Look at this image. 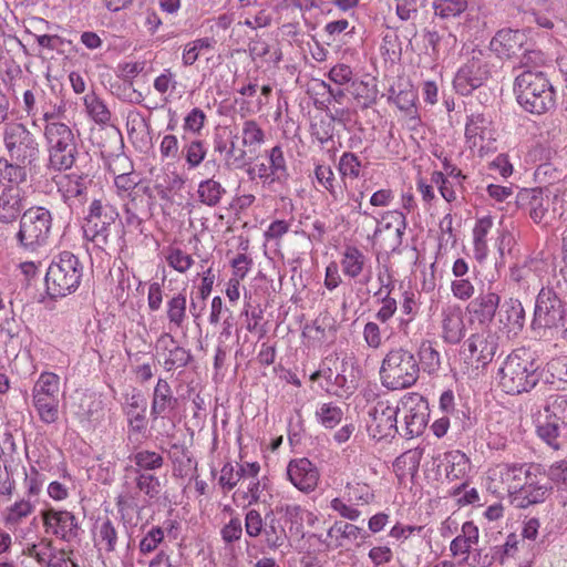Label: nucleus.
I'll return each instance as SVG.
<instances>
[{
  "label": "nucleus",
  "instance_id": "f257e3e1",
  "mask_svg": "<svg viewBox=\"0 0 567 567\" xmlns=\"http://www.w3.org/2000/svg\"><path fill=\"white\" fill-rule=\"evenodd\" d=\"M514 93L517 103L530 114L542 115L556 105V91L546 73L525 70L514 82Z\"/></svg>",
  "mask_w": 567,
  "mask_h": 567
},
{
  "label": "nucleus",
  "instance_id": "f03ea898",
  "mask_svg": "<svg viewBox=\"0 0 567 567\" xmlns=\"http://www.w3.org/2000/svg\"><path fill=\"white\" fill-rule=\"evenodd\" d=\"M537 367L525 350L513 351L499 369V386L507 394H520L538 382Z\"/></svg>",
  "mask_w": 567,
  "mask_h": 567
},
{
  "label": "nucleus",
  "instance_id": "7ed1b4c3",
  "mask_svg": "<svg viewBox=\"0 0 567 567\" xmlns=\"http://www.w3.org/2000/svg\"><path fill=\"white\" fill-rule=\"evenodd\" d=\"M82 277L83 265L79 258L70 251H62L48 268V293L52 298L65 297L79 288Z\"/></svg>",
  "mask_w": 567,
  "mask_h": 567
},
{
  "label": "nucleus",
  "instance_id": "20e7f679",
  "mask_svg": "<svg viewBox=\"0 0 567 567\" xmlns=\"http://www.w3.org/2000/svg\"><path fill=\"white\" fill-rule=\"evenodd\" d=\"M51 212L41 206L30 207L20 217L16 234L18 247L25 252H37L44 247L52 229Z\"/></svg>",
  "mask_w": 567,
  "mask_h": 567
},
{
  "label": "nucleus",
  "instance_id": "39448f33",
  "mask_svg": "<svg viewBox=\"0 0 567 567\" xmlns=\"http://www.w3.org/2000/svg\"><path fill=\"white\" fill-rule=\"evenodd\" d=\"M43 137L47 145L48 168L66 171L73 166L78 155L74 134L65 123L44 125Z\"/></svg>",
  "mask_w": 567,
  "mask_h": 567
},
{
  "label": "nucleus",
  "instance_id": "423d86ee",
  "mask_svg": "<svg viewBox=\"0 0 567 567\" xmlns=\"http://www.w3.org/2000/svg\"><path fill=\"white\" fill-rule=\"evenodd\" d=\"M2 141L8 158L13 163L35 167L40 161V144L37 136L22 123L11 122L3 127Z\"/></svg>",
  "mask_w": 567,
  "mask_h": 567
},
{
  "label": "nucleus",
  "instance_id": "0eeeda50",
  "mask_svg": "<svg viewBox=\"0 0 567 567\" xmlns=\"http://www.w3.org/2000/svg\"><path fill=\"white\" fill-rule=\"evenodd\" d=\"M419 363L408 350H391L383 359L380 370L383 384L391 390L410 388L419 378Z\"/></svg>",
  "mask_w": 567,
  "mask_h": 567
},
{
  "label": "nucleus",
  "instance_id": "6e6552de",
  "mask_svg": "<svg viewBox=\"0 0 567 567\" xmlns=\"http://www.w3.org/2000/svg\"><path fill=\"white\" fill-rule=\"evenodd\" d=\"M565 307L553 288L544 287L539 290L532 329L540 337L564 328Z\"/></svg>",
  "mask_w": 567,
  "mask_h": 567
},
{
  "label": "nucleus",
  "instance_id": "1a4fd4ad",
  "mask_svg": "<svg viewBox=\"0 0 567 567\" xmlns=\"http://www.w3.org/2000/svg\"><path fill=\"white\" fill-rule=\"evenodd\" d=\"M60 377L42 372L32 388V404L41 422L53 424L59 420Z\"/></svg>",
  "mask_w": 567,
  "mask_h": 567
},
{
  "label": "nucleus",
  "instance_id": "9d476101",
  "mask_svg": "<svg viewBox=\"0 0 567 567\" xmlns=\"http://www.w3.org/2000/svg\"><path fill=\"white\" fill-rule=\"evenodd\" d=\"M399 409L390 405L389 402H378L373 406H365V413L360 416L365 432L372 440L394 437L400 433L398 426Z\"/></svg>",
  "mask_w": 567,
  "mask_h": 567
},
{
  "label": "nucleus",
  "instance_id": "9b49d317",
  "mask_svg": "<svg viewBox=\"0 0 567 567\" xmlns=\"http://www.w3.org/2000/svg\"><path fill=\"white\" fill-rule=\"evenodd\" d=\"M491 50L501 59H511L522 52L520 63L529 66L540 60V52L528 48V38L523 30L502 29L491 41Z\"/></svg>",
  "mask_w": 567,
  "mask_h": 567
},
{
  "label": "nucleus",
  "instance_id": "f8f14e48",
  "mask_svg": "<svg viewBox=\"0 0 567 567\" xmlns=\"http://www.w3.org/2000/svg\"><path fill=\"white\" fill-rule=\"evenodd\" d=\"M488 76L489 69L484 53L481 50H472L466 62L455 74L453 85L461 95H468L481 87Z\"/></svg>",
  "mask_w": 567,
  "mask_h": 567
},
{
  "label": "nucleus",
  "instance_id": "ddd939ff",
  "mask_svg": "<svg viewBox=\"0 0 567 567\" xmlns=\"http://www.w3.org/2000/svg\"><path fill=\"white\" fill-rule=\"evenodd\" d=\"M396 408L404 422L403 432L399 434L406 439L421 435L427 424V403L423 398L416 393L405 395Z\"/></svg>",
  "mask_w": 567,
  "mask_h": 567
},
{
  "label": "nucleus",
  "instance_id": "4468645a",
  "mask_svg": "<svg viewBox=\"0 0 567 567\" xmlns=\"http://www.w3.org/2000/svg\"><path fill=\"white\" fill-rule=\"evenodd\" d=\"M551 489L548 480L540 472V466L533 464V470H529L526 477H524L523 485L513 504L519 508H527L543 503L551 494Z\"/></svg>",
  "mask_w": 567,
  "mask_h": 567
},
{
  "label": "nucleus",
  "instance_id": "2eb2a0df",
  "mask_svg": "<svg viewBox=\"0 0 567 567\" xmlns=\"http://www.w3.org/2000/svg\"><path fill=\"white\" fill-rule=\"evenodd\" d=\"M529 470H533V464L503 463L491 471L489 478L494 483L495 489L501 488L507 493L514 503Z\"/></svg>",
  "mask_w": 567,
  "mask_h": 567
},
{
  "label": "nucleus",
  "instance_id": "dca6fc26",
  "mask_svg": "<svg viewBox=\"0 0 567 567\" xmlns=\"http://www.w3.org/2000/svg\"><path fill=\"white\" fill-rule=\"evenodd\" d=\"M43 526L47 534L64 542H72L79 536L78 518L69 511L49 508L42 512Z\"/></svg>",
  "mask_w": 567,
  "mask_h": 567
},
{
  "label": "nucleus",
  "instance_id": "f3484780",
  "mask_svg": "<svg viewBox=\"0 0 567 567\" xmlns=\"http://www.w3.org/2000/svg\"><path fill=\"white\" fill-rule=\"evenodd\" d=\"M240 141L243 148L233 163L236 167H241L246 164L247 155H257L259 153L261 146L267 141V133L258 121L247 118L243 121L240 126Z\"/></svg>",
  "mask_w": 567,
  "mask_h": 567
},
{
  "label": "nucleus",
  "instance_id": "a211bd4d",
  "mask_svg": "<svg viewBox=\"0 0 567 567\" xmlns=\"http://www.w3.org/2000/svg\"><path fill=\"white\" fill-rule=\"evenodd\" d=\"M497 350L495 334L482 331L472 334L463 346V353L468 360L481 365L489 363Z\"/></svg>",
  "mask_w": 567,
  "mask_h": 567
},
{
  "label": "nucleus",
  "instance_id": "6ab92c4d",
  "mask_svg": "<svg viewBox=\"0 0 567 567\" xmlns=\"http://www.w3.org/2000/svg\"><path fill=\"white\" fill-rule=\"evenodd\" d=\"M287 476L303 493L315 491L320 478L317 466L306 457L291 460L287 466Z\"/></svg>",
  "mask_w": 567,
  "mask_h": 567
},
{
  "label": "nucleus",
  "instance_id": "aec40b11",
  "mask_svg": "<svg viewBox=\"0 0 567 567\" xmlns=\"http://www.w3.org/2000/svg\"><path fill=\"white\" fill-rule=\"evenodd\" d=\"M495 317L499 330H502L507 338L517 336L524 328L525 310L522 302L516 298H509L502 305L499 303Z\"/></svg>",
  "mask_w": 567,
  "mask_h": 567
},
{
  "label": "nucleus",
  "instance_id": "412c9836",
  "mask_svg": "<svg viewBox=\"0 0 567 567\" xmlns=\"http://www.w3.org/2000/svg\"><path fill=\"white\" fill-rule=\"evenodd\" d=\"M91 181L78 174H68L58 182L63 202L71 208H81L87 200V186Z\"/></svg>",
  "mask_w": 567,
  "mask_h": 567
},
{
  "label": "nucleus",
  "instance_id": "4be33fe9",
  "mask_svg": "<svg viewBox=\"0 0 567 567\" xmlns=\"http://www.w3.org/2000/svg\"><path fill=\"white\" fill-rule=\"evenodd\" d=\"M156 348L163 351V367L166 371L185 368L193 359L190 351L181 347L169 332L158 337Z\"/></svg>",
  "mask_w": 567,
  "mask_h": 567
},
{
  "label": "nucleus",
  "instance_id": "5701e85b",
  "mask_svg": "<svg viewBox=\"0 0 567 567\" xmlns=\"http://www.w3.org/2000/svg\"><path fill=\"white\" fill-rule=\"evenodd\" d=\"M389 101L394 103L414 126L420 122L416 107L417 92L411 83L399 81L393 84L389 90Z\"/></svg>",
  "mask_w": 567,
  "mask_h": 567
},
{
  "label": "nucleus",
  "instance_id": "b1692460",
  "mask_svg": "<svg viewBox=\"0 0 567 567\" xmlns=\"http://www.w3.org/2000/svg\"><path fill=\"white\" fill-rule=\"evenodd\" d=\"M520 198L528 200V214L535 224L544 228L553 225L556 215L549 209L551 204L549 196H544L540 189H530L520 194Z\"/></svg>",
  "mask_w": 567,
  "mask_h": 567
},
{
  "label": "nucleus",
  "instance_id": "393cba45",
  "mask_svg": "<svg viewBox=\"0 0 567 567\" xmlns=\"http://www.w3.org/2000/svg\"><path fill=\"white\" fill-rule=\"evenodd\" d=\"M464 313L457 306H449L442 311V338L446 343L457 344L465 337Z\"/></svg>",
  "mask_w": 567,
  "mask_h": 567
},
{
  "label": "nucleus",
  "instance_id": "a878e982",
  "mask_svg": "<svg viewBox=\"0 0 567 567\" xmlns=\"http://www.w3.org/2000/svg\"><path fill=\"white\" fill-rule=\"evenodd\" d=\"M24 192L20 187H4L0 192V223L11 224L21 217Z\"/></svg>",
  "mask_w": 567,
  "mask_h": 567
},
{
  "label": "nucleus",
  "instance_id": "bb28decb",
  "mask_svg": "<svg viewBox=\"0 0 567 567\" xmlns=\"http://www.w3.org/2000/svg\"><path fill=\"white\" fill-rule=\"evenodd\" d=\"M501 297L493 291L481 292L467 307L481 323L491 322L496 316Z\"/></svg>",
  "mask_w": 567,
  "mask_h": 567
},
{
  "label": "nucleus",
  "instance_id": "cd10ccee",
  "mask_svg": "<svg viewBox=\"0 0 567 567\" xmlns=\"http://www.w3.org/2000/svg\"><path fill=\"white\" fill-rule=\"evenodd\" d=\"M175 404L176 399L173 396L169 383L164 379H158L152 395V420L155 421L158 417H163L167 411L175 408Z\"/></svg>",
  "mask_w": 567,
  "mask_h": 567
},
{
  "label": "nucleus",
  "instance_id": "c85d7f7f",
  "mask_svg": "<svg viewBox=\"0 0 567 567\" xmlns=\"http://www.w3.org/2000/svg\"><path fill=\"white\" fill-rule=\"evenodd\" d=\"M226 187L215 177L202 179L196 189V199L199 204L209 208H216L226 196Z\"/></svg>",
  "mask_w": 567,
  "mask_h": 567
},
{
  "label": "nucleus",
  "instance_id": "c756f323",
  "mask_svg": "<svg viewBox=\"0 0 567 567\" xmlns=\"http://www.w3.org/2000/svg\"><path fill=\"white\" fill-rule=\"evenodd\" d=\"M27 181L28 171L24 169V165L0 156V187H19Z\"/></svg>",
  "mask_w": 567,
  "mask_h": 567
},
{
  "label": "nucleus",
  "instance_id": "7c9ffc66",
  "mask_svg": "<svg viewBox=\"0 0 567 567\" xmlns=\"http://www.w3.org/2000/svg\"><path fill=\"white\" fill-rule=\"evenodd\" d=\"M117 540V528L110 518L96 523L94 542L100 550L113 553L116 549Z\"/></svg>",
  "mask_w": 567,
  "mask_h": 567
},
{
  "label": "nucleus",
  "instance_id": "2f4dec72",
  "mask_svg": "<svg viewBox=\"0 0 567 567\" xmlns=\"http://www.w3.org/2000/svg\"><path fill=\"white\" fill-rule=\"evenodd\" d=\"M165 313L171 329L184 326L187 319V298L184 291L168 298Z\"/></svg>",
  "mask_w": 567,
  "mask_h": 567
},
{
  "label": "nucleus",
  "instance_id": "473e14b6",
  "mask_svg": "<svg viewBox=\"0 0 567 567\" xmlns=\"http://www.w3.org/2000/svg\"><path fill=\"white\" fill-rule=\"evenodd\" d=\"M138 496V492L125 482L122 491L115 498L117 512L123 520H130L132 514L140 512Z\"/></svg>",
  "mask_w": 567,
  "mask_h": 567
},
{
  "label": "nucleus",
  "instance_id": "72a5a7b5",
  "mask_svg": "<svg viewBox=\"0 0 567 567\" xmlns=\"http://www.w3.org/2000/svg\"><path fill=\"white\" fill-rule=\"evenodd\" d=\"M423 39L425 45L432 49V54L435 56L449 53L456 44V37L446 31L439 33L435 30L425 29Z\"/></svg>",
  "mask_w": 567,
  "mask_h": 567
},
{
  "label": "nucleus",
  "instance_id": "f704fd0d",
  "mask_svg": "<svg viewBox=\"0 0 567 567\" xmlns=\"http://www.w3.org/2000/svg\"><path fill=\"white\" fill-rule=\"evenodd\" d=\"M354 537V525L346 520H337L328 530V545L350 549Z\"/></svg>",
  "mask_w": 567,
  "mask_h": 567
},
{
  "label": "nucleus",
  "instance_id": "c9c22d12",
  "mask_svg": "<svg viewBox=\"0 0 567 567\" xmlns=\"http://www.w3.org/2000/svg\"><path fill=\"white\" fill-rule=\"evenodd\" d=\"M34 511V505L27 499H20L8 506L2 513V520L9 529H16Z\"/></svg>",
  "mask_w": 567,
  "mask_h": 567
},
{
  "label": "nucleus",
  "instance_id": "e433bc0d",
  "mask_svg": "<svg viewBox=\"0 0 567 567\" xmlns=\"http://www.w3.org/2000/svg\"><path fill=\"white\" fill-rule=\"evenodd\" d=\"M446 478L450 481L463 480L470 468V462L465 453L450 451L444 455Z\"/></svg>",
  "mask_w": 567,
  "mask_h": 567
},
{
  "label": "nucleus",
  "instance_id": "4c0bfd02",
  "mask_svg": "<svg viewBox=\"0 0 567 567\" xmlns=\"http://www.w3.org/2000/svg\"><path fill=\"white\" fill-rule=\"evenodd\" d=\"M266 156L271 178L276 179L277 184H285L289 178V172L282 147L275 145L267 152Z\"/></svg>",
  "mask_w": 567,
  "mask_h": 567
},
{
  "label": "nucleus",
  "instance_id": "58836bf2",
  "mask_svg": "<svg viewBox=\"0 0 567 567\" xmlns=\"http://www.w3.org/2000/svg\"><path fill=\"white\" fill-rule=\"evenodd\" d=\"M145 410L146 403L140 393L128 399L126 416L132 431L140 433L145 430Z\"/></svg>",
  "mask_w": 567,
  "mask_h": 567
},
{
  "label": "nucleus",
  "instance_id": "ea45409f",
  "mask_svg": "<svg viewBox=\"0 0 567 567\" xmlns=\"http://www.w3.org/2000/svg\"><path fill=\"white\" fill-rule=\"evenodd\" d=\"M489 122L482 114H473L468 118L465 126V137L470 148L480 146V142L484 141L487 133Z\"/></svg>",
  "mask_w": 567,
  "mask_h": 567
},
{
  "label": "nucleus",
  "instance_id": "a19ab883",
  "mask_svg": "<svg viewBox=\"0 0 567 567\" xmlns=\"http://www.w3.org/2000/svg\"><path fill=\"white\" fill-rule=\"evenodd\" d=\"M265 543L269 549H278L286 543L288 536L280 519L274 515H267V525L262 532Z\"/></svg>",
  "mask_w": 567,
  "mask_h": 567
},
{
  "label": "nucleus",
  "instance_id": "79ce46f5",
  "mask_svg": "<svg viewBox=\"0 0 567 567\" xmlns=\"http://www.w3.org/2000/svg\"><path fill=\"white\" fill-rule=\"evenodd\" d=\"M118 218L117 209L110 205L104 204L100 199H94L89 207V213L84 218V223H104V224H115Z\"/></svg>",
  "mask_w": 567,
  "mask_h": 567
},
{
  "label": "nucleus",
  "instance_id": "37998d69",
  "mask_svg": "<svg viewBox=\"0 0 567 567\" xmlns=\"http://www.w3.org/2000/svg\"><path fill=\"white\" fill-rule=\"evenodd\" d=\"M114 224L84 223L82 226L84 238L95 247L104 249L110 243L111 226Z\"/></svg>",
  "mask_w": 567,
  "mask_h": 567
},
{
  "label": "nucleus",
  "instance_id": "c03bdc74",
  "mask_svg": "<svg viewBox=\"0 0 567 567\" xmlns=\"http://www.w3.org/2000/svg\"><path fill=\"white\" fill-rule=\"evenodd\" d=\"M84 105L90 117L97 124L105 125L111 121V112L105 103L94 93L86 94Z\"/></svg>",
  "mask_w": 567,
  "mask_h": 567
},
{
  "label": "nucleus",
  "instance_id": "a18cd8bd",
  "mask_svg": "<svg viewBox=\"0 0 567 567\" xmlns=\"http://www.w3.org/2000/svg\"><path fill=\"white\" fill-rule=\"evenodd\" d=\"M55 548L49 538H41L40 542L29 545L24 554L33 558L40 566L47 567L50 565L51 557Z\"/></svg>",
  "mask_w": 567,
  "mask_h": 567
},
{
  "label": "nucleus",
  "instance_id": "49530a36",
  "mask_svg": "<svg viewBox=\"0 0 567 567\" xmlns=\"http://www.w3.org/2000/svg\"><path fill=\"white\" fill-rule=\"evenodd\" d=\"M419 355L424 371L432 374L435 373L441 367V357L439 351L433 347L432 341H422Z\"/></svg>",
  "mask_w": 567,
  "mask_h": 567
},
{
  "label": "nucleus",
  "instance_id": "de8ad7c7",
  "mask_svg": "<svg viewBox=\"0 0 567 567\" xmlns=\"http://www.w3.org/2000/svg\"><path fill=\"white\" fill-rule=\"evenodd\" d=\"M136 491L143 493L148 498H157L161 493V482L158 477L153 474L137 471L135 477Z\"/></svg>",
  "mask_w": 567,
  "mask_h": 567
},
{
  "label": "nucleus",
  "instance_id": "09e8293b",
  "mask_svg": "<svg viewBox=\"0 0 567 567\" xmlns=\"http://www.w3.org/2000/svg\"><path fill=\"white\" fill-rule=\"evenodd\" d=\"M509 279L517 286L518 290L524 292L535 289L536 275L527 266H515L511 268Z\"/></svg>",
  "mask_w": 567,
  "mask_h": 567
},
{
  "label": "nucleus",
  "instance_id": "8fccbe9b",
  "mask_svg": "<svg viewBox=\"0 0 567 567\" xmlns=\"http://www.w3.org/2000/svg\"><path fill=\"white\" fill-rule=\"evenodd\" d=\"M378 95L377 80L369 78L357 83V105L368 107L375 102Z\"/></svg>",
  "mask_w": 567,
  "mask_h": 567
},
{
  "label": "nucleus",
  "instance_id": "3c124183",
  "mask_svg": "<svg viewBox=\"0 0 567 567\" xmlns=\"http://www.w3.org/2000/svg\"><path fill=\"white\" fill-rule=\"evenodd\" d=\"M133 461L135 465L143 471H155L163 466L164 458L154 451H140L134 454Z\"/></svg>",
  "mask_w": 567,
  "mask_h": 567
},
{
  "label": "nucleus",
  "instance_id": "603ef678",
  "mask_svg": "<svg viewBox=\"0 0 567 567\" xmlns=\"http://www.w3.org/2000/svg\"><path fill=\"white\" fill-rule=\"evenodd\" d=\"M166 261L169 267L181 274L186 272L194 265V259L189 254L175 247L168 249Z\"/></svg>",
  "mask_w": 567,
  "mask_h": 567
},
{
  "label": "nucleus",
  "instance_id": "864d4df0",
  "mask_svg": "<svg viewBox=\"0 0 567 567\" xmlns=\"http://www.w3.org/2000/svg\"><path fill=\"white\" fill-rule=\"evenodd\" d=\"M266 525L267 516L264 519L257 509L251 508L245 514V532L248 537H259L262 534Z\"/></svg>",
  "mask_w": 567,
  "mask_h": 567
},
{
  "label": "nucleus",
  "instance_id": "5fc2aeb1",
  "mask_svg": "<svg viewBox=\"0 0 567 567\" xmlns=\"http://www.w3.org/2000/svg\"><path fill=\"white\" fill-rule=\"evenodd\" d=\"M185 161L189 168L198 167L206 156V147L203 141L194 140L185 145Z\"/></svg>",
  "mask_w": 567,
  "mask_h": 567
},
{
  "label": "nucleus",
  "instance_id": "6e6d98bb",
  "mask_svg": "<svg viewBox=\"0 0 567 567\" xmlns=\"http://www.w3.org/2000/svg\"><path fill=\"white\" fill-rule=\"evenodd\" d=\"M434 8L436 14L442 18L456 17L467 8L466 0H435Z\"/></svg>",
  "mask_w": 567,
  "mask_h": 567
},
{
  "label": "nucleus",
  "instance_id": "4d7b16f0",
  "mask_svg": "<svg viewBox=\"0 0 567 567\" xmlns=\"http://www.w3.org/2000/svg\"><path fill=\"white\" fill-rule=\"evenodd\" d=\"M316 415L320 423L331 429L336 426L342 419V411L339 406L332 403H323L316 412Z\"/></svg>",
  "mask_w": 567,
  "mask_h": 567
},
{
  "label": "nucleus",
  "instance_id": "13d9d810",
  "mask_svg": "<svg viewBox=\"0 0 567 567\" xmlns=\"http://www.w3.org/2000/svg\"><path fill=\"white\" fill-rule=\"evenodd\" d=\"M378 384L368 383L365 388L361 390L359 396H357V410L358 414L365 413V406H373L378 402H386L378 394Z\"/></svg>",
  "mask_w": 567,
  "mask_h": 567
},
{
  "label": "nucleus",
  "instance_id": "bf43d9fd",
  "mask_svg": "<svg viewBox=\"0 0 567 567\" xmlns=\"http://www.w3.org/2000/svg\"><path fill=\"white\" fill-rule=\"evenodd\" d=\"M206 114L199 107L192 109L184 117L183 130L199 135L206 123Z\"/></svg>",
  "mask_w": 567,
  "mask_h": 567
},
{
  "label": "nucleus",
  "instance_id": "052dcab7",
  "mask_svg": "<svg viewBox=\"0 0 567 567\" xmlns=\"http://www.w3.org/2000/svg\"><path fill=\"white\" fill-rule=\"evenodd\" d=\"M339 173L347 190H351L354 184V154L344 153L339 162Z\"/></svg>",
  "mask_w": 567,
  "mask_h": 567
},
{
  "label": "nucleus",
  "instance_id": "680f3d73",
  "mask_svg": "<svg viewBox=\"0 0 567 567\" xmlns=\"http://www.w3.org/2000/svg\"><path fill=\"white\" fill-rule=\"evenodd\" d=\"M243 536V524L238 515L220 528V537L226 545L238 542Z\"/></svg>",
  "mask_w": 567,
  "mask_h": 567
},
{
  "label": "nucleus",
  "instance_id": "e2e57ef3",
  "mask_svg": "<svg viewBox=\"0 0 567 567\" xmlns=\"http://www.w3.org/2000/svg\"><path fill=\"white\" fill-rule=\"evenodd\" d=\"M163 540L164 530L158 526L152 527L141 539L138 549L144 555L151 554Z\"/></svg>",
  "mask_w": 567,
  "mask_h": 567
},
{
  "label": "nucleus",
  "instance_id": "0e129e2a",
  "mask_svg": "<svg viewBox=\"0 0 567 567\" xmlns=\"http://www.w3.org/2000/svg\"><path fill=\"white\" fill-rule=\"evenodd\" d=\"M240 481V475L231 463H226L220 470V476L218 478L219 485L225 492L231 491Z\"/></svg>",
  "mask_w": 567,
  "mask_h": 567
},
{
  "label": "nucleus",
  "instance_id": "69168bd1",
  "mask_svg": "<svg viewBox=\"0 0 567 567\" xmlns=\"http://www.w3.org/2000/svg\"><path fill=\"white\" fill-rule=\"evenodd\" d=\"M73 553L72 548L55 549L47 567H79L78 561L72 557Z\"/></svg>",
  "mask_w": 567,
  "mask_h": 567
},
{
  "label": "nucleus",
  "instance_id": "338daca9",
  "mask_svg": "<svg viewBox=\"0 0 567 567\" xmlns=\"http://www.w3.org/2000/svg\"><path fill=\"white\" fill-rule=\"evenodd\" d=\"M451 290L455 298L463 301L471 299L475 291L473 284L464 277L453 280Z\"/></svg>",
  "mask_w": 567,
  "mask_h": 567
},
{
  "label": "nucleus",
  "instance_id": "774afa93",
  "mask_svg": "<svg viewBox=\"0 0 567 567\" xmlns=\"http://www.w3.org/2000/svg\"><path fill=\"white\" fill-rule=\"evenodd\" d=\"M65 112V104L60 102L59 104L54 103H44L41 106L42 118L45 122V125H50V123H62L60 118L63 116Z\"/></svg>",
  "mask_w": 567,
  "mask_h": 567
}]
</instances>
